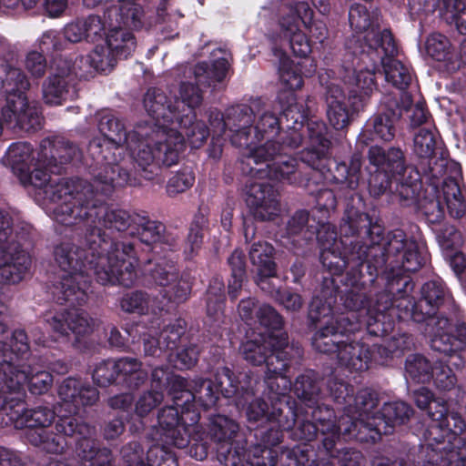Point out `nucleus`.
Masks as SVG:
<instances>
[{
  "label": "nucleus",
  "mask_w": 466,
  "mask_h": 466,
  "mask_svg": "<svg viewBox=\"0 0 466 466\" xmlns=\"http://www.w3.org/2000/svg\"><path fill=\"white\" fill-rule=\"evenodd\" d=\"M94 195H86L81 202L76 192L64 195L60 201L46 203V208L57 223L75 226L85 223V246L79 248L71 242H62L54 249L59 276L53 294L58 303L72 305L85 302L89 271L102 285L131 286L136 281L137 257L133 243L109 242L104 228L90 210Z\"/></svg>",
  "instance_id": "nucleus-1"
},
{
  "label": "nucleus",
  "mask_w": 466,
  "mask_h": 466,
  "mask_svg": "<svg viewBox=\"0 0 466 466\" xmlns=\"http://www.w3.org/2000/svg\"><path fill=\"white\" fill-rule=\"evenodd\" d=\"M98 130L104 137L103 144L93 141L89 150L95 157L96 167L92 172V181L76 179V182H64L56 191L76 192L80 202L86 195L109 196L116 187L134 185L130 174L120 166L124 149L143 171V177L151 180L157 175L161 166L157 153L152 147V129L141 123L127 132L123 121L109 111L98 114Z\"/></svg>",
  "instance_id": "nucleus-2"
},
{
  "label": "nucleus",
  "mask_w": 466,
  "mask_h": 466,
  "mask_svg": "<svg viewBox=\"0 0 466 466\" xmlns=\"http://www.w3.org/2000/svg\"><path fill=\"white\" fill-rule=\"evenodd\" d=\"M257 317L264 330L253 332L242 343L240 350L244 359L252 365L266 364V383L277 400L284 396L291 387L290 380L284 375L288 368V356L291 348L288 336L282 331V319L269 305L259 307Z\"/></svg>",
  "instance_id": "nucleus-3"
},
{
  "label": "nucleus",
  "mask_w": 466,
  "mask_h": 466,
  "mask_svg": "<svg viewBox=\"0 0 466 466\" xmlns=\"http://www.w3.org/2000/svg\"><path fill=\"white\" fill-rule=\"evenodd\" d=\"M58 395L61 403L56 430L64 436L78 434L81 437L76 445V452L81 460L79 466H110L109 450L98 449L95 440L92 439L94 428L78 422L76 418L71 416L76 414L80 407L96 402L98 400L96 389L86 385L80 380L67 378L59 386ZM48 466L66 465L59 461H51Z\"/></svg>",
  "instance_id": "nucleus-4"
},
{
  "label": "nucleus",
  "mask_w": 466,
  "mask_h": 466,
  "mask_svg": "<svg viewBox=\"0 0 466 466\" xmlns=\"http://www.w3.org/2000/svg\"><path fill=\"white\" fill-rule=\"evenodd\" d=\"M253 109L246 106L228 108L224 114L217 109L208 113L213 140L227 135L231 143L246 148V153L259 146L279 143L276 140L280 128L278 116L269 109L258 110L253 117Z\"/></svg>",
  "instance_id": "nucleus-5"
},
{
  "label": "nucleus",
  "mask_w": 466,
  "mask_h": 466,
  "mask_svg": "<svg viewBox=\"0 0 466 466\" xmlns=\"http://www.w3.org/2000/svg\"><path fill=\"white\" fill-rule=\"evenodd\" d=\"M12 340L15 341V350H8L0 343V366L3 368L0 378V396L24 394L22 389L29 384L30 390L41 394L47 390L53 381L52 375L39 367H33L35 359L28 358L29 345L27 335L22 329L15 330Z\"/></svg>",
  "instance_id": "nucleus-6"
},
{
  "label": "nucleus",
  "mask_w": 466,
  "mask_h": 466,
  "mask_svg": "<svg viewBox=\"0 0 466 466\" xmlns=\"http://www.w3.org/2000/svg\"><path fill=\"white\" fill-rule=\"evenodd\" d=\"M105 196L94 194L90 210L104 228V235L109 242L133 243L137 257L136 279H137L138 257L136 251L137 241L152 244L158 241L164 231L163 224L150 220L147 217L123 209L110 208L103 203Z\"/></svg>",
  "instance_id": "nucleus-7"
},
{
  "label": "nucleus",
  "mask_w": 466,
  "mask_h": 466,
  "mask_svg": "<svg viewBox=\"0 0 466 466\" xmlns=\"http://www.w3.org/2000/svg\"><path fill=\"white\" fill-rule=\"evenodd\" d=\"M144 107L154 123H141L152 129V147L157 153L158 163L170 167L178 161L184 147L183 137L171 127L177 120V104L171 102L159 89H149L144 97Z\"/></svg>",
  "instance_id": "nucleus-8"
},
{
  "label": "nucleus",
  "mask_w": 466,
  "mask_h": 466,
  "mask_svg": "<svg viewBox=\"0 0 466 466\" xmlns=\"http://www.w3.org/2000/svg\"><path fill=\"white\" fill-rule=\"evenodd\" d=\"M414 400L420 410H428L431 424L423 437L427 446L443 461L450 451H455L465 441L460 437L466 428L461 416L455 411H447L443 400L434 399L431 391L424 387L413 393Z\"/></svg>",
  "instance_id": "nucleus-9"
},
{
  "label": "nucleus",
  "mask_w": 466,
  "mask_h": 466,
  "mask_svg": "<svg viewBox=\"0 0 466 466\" xmlns=\"http://www.w3.org/2000/svg\"><path fill=\"white\" fill-rule=\"evenodd\" d=\"M10 216L0 210V282L17 284L30 273L32 228L29 225L11 227Z\"/></svg>",
  "instance_id": "nucleus-10"
},
{
  "label": "nucleus",
  "mask_w": 466,
  "mask_h": 466,
  "mask_svg": "<svg viewBox=\"0 0 466 466\" xmlns=\"http://www.w3.org/2000/svg\"><path fill=\"white\" fill-rule=\"evenodd\" d=\"M5 159L20 182L27 187L33 186L39 190L38 195L52 203L60 201L66 190L56 191L58 185L64 182H76V178H54L44 170L43 157L37 152L33 156L31 146L25 142L13 143L7 149Z\"/></svg>",
  "instance_id": "nucleus-11"
},
{
  "label": "nucleus",
  "mask_w": 466,
  "mask_h": 466,
  "mask_svg": "<svg viewBox=\"0 0 466 466\" xmlns=\"http://www.w3.org/2000/svg\"><path fill=\"white\" fill-rule=\"evenodd\" d=\"M369 161L377 167L376 173L371 175L369 181L370 192L380 196L388 188L392 189L395 183V190L400 198L404 200L415 199L420 189V184L417 178L412 181L404 179L407 168L404 164L402 151L397 147H390L388 151L375 146L369 149Z\"/></svg>",
  "instance_id": "nucleus-12"
},
{
  "label": "nucleus",
  "mask_w": 466,
  "mask_h": 466,
  "mask_svg": "<svg viewBox=\"0 0 466 466\" xmlns=\"http://www.w3.org/2000/svg\"><path fill=\"white\" fill-rule=\"evenodd\" d=\"M309 317L313 322H319L322 319L329 318L326 326L315 334L312 341L313 347L323 353L334 352L338 356L339 348L345 342L342 338L360 328V319L352 320L355 318L353 312L350 316L340 314L334 317L331 299L323 301L320 298L314 297L309 304Z\"/></svg>",
  "instance_id": "nucleus-13"
},
{
  "label": "nucleus",
  "mask_w": 466,
  "mask_h": 466,
  "mask_svg": "<svg viewBox=\"0 0 466 466\" xmlns=\"http://www.w3.org/2000/svg\"><path fill=\"white\" fill-rule=\"evenodd\" d=\"M242 162L249 167V173L254 177L290 184L299 181L297 159L288 155L279 143L251 148L249 153L244 154Z\"/></svg>",
  "instance_id": "nucleus-14"
},
{
  "label": "nucleus",
  "mask_w": 466,
  "mask_h": 466,
  "mask_svg": "<svg viewBox=\"0 0 466 466\" xmlns=\"http://www.w3.org/2000/svg\"><path fill=\"white\" fill-rule=\"evenodd\" d=\"M258 18L268 30H276L289 41L294 55L307 59L311 51L310 44L300 30V22L293 12L291 0H270L261 7Z\"/></svg>",
  "instance_id": "nucleus-15"
},
{
  "label": "nucleus",
  "mask_w": 466,
  "mask_h": 466,
  "mask_svg": "<svg viewBox=\"0 0 466 466\" xmlns=\"http://www.w3.org/2000/svg\"><path fill=\"white\" fill-rule=\"evenodd\" d=\"M381 232L378 225L366 230L370 237V244L382 246L387 261L406 272H414L422 267L426 258L415 240L408 238L400 229L389 232L384 238H380Z\"/></svg>",
  "instance_id": "nucleus-16"
},
{
  "label": "nucleus",
  "mask_w": 466,
  "mask_h": 466,
  "mask_svg": "<svg viewBox=\"0 0 466 466\" xmlns=\"http://www.w3.org/2000/svg\"><path fill=\"white\" fill-rule=\"evenodd\" d=\"M228 67L229 64L226 57H218L211 66L206 62L197 64L193 69L194 80L190 79L180 85L181 100H175L177 110L184 114L198 106L203 99L201 86L215 87L226 78Z\"/></svg>",
  "instance_id": "nucleus-17"
},
{
  "label": "nucleus",
  "mask_w": 466,
  "mask_h": 466,
  "mask_svg": "<svg viewBox=\"0 0 466 466\" xmlns=\"http://www.w3.org/2000/svg\"><path fill=\"white\" fill-rule=\"evenodd\" d=\"M90 52L95 71L107 73L116 65L120 58H127L137 47L133 33L123 28L113 27L106 30L102 39L95 43Z\"/></svg>",
  "instance_id": "nucleus-18"
},
{
  "label": "nucleus",
  "mask_w": 466,
  "mask_h": 466,
  "mask_svg": "<svg viewBox=\"0 0 466 466\" xmlns=\"http://www.w3.org/2000/svg\"><path fill=\"white\" fill-rule=\"evenodd\" d=\"M26 92L0 93V136L5 125L24 131L41 127L38 108L28 101Z\"/></svg>",
  "instance_id": "nucleus-19"
},
{
  "label": "nucleus",
  "mask_w": 466,
  "mask_h": 466,
  "mask_svg": "<svg viewBox=\"0 0 466 466\" xmlns=\"http://www.w3.org/2000/svg\"><path fill=\"white\" fill-rule=\"evenodd\" d=\"M452 329L447 318L431 319L424 332L431 338V347L434 351L466 363V323H457L455 334L451 332Z\"/></svg>",
  "instance_id": "nucleus-20"
},
{
  "label": "nucleus",
  "mask_w": 466,
  "mask_h": 466,
  "mask_svg": "<svg viewBox=\"0 0 466 466\" xmlns=\"http://www.w3.org/2000/svg\"><path fill=\"white\" fill-rule=\"evenodd\" d=\"M106 29L123 28L130 33L150 28L157 19L146 12L138 0L107 1L103 6Z\"/></svg>",
  "instance_id": "nucleus-21"
},
{
  "label": "nucleus",
  "mask_w": 466,
  "mask_h": 466,
  "mask_svg": "<svg viewBox=\"0 0 466 466\" xmlns=\"http://www.w3.org/2000/svg\"><path fill=\"white\" fill-rule=\"evenodd\" d=\"M380 46L370 52L363 54V63H366L365 58H370L374 66L380 63L386 81L400 89L406 88L410 85L412 76L408 65L394 58L397 54V46L390 31L385 30L380 35Z\"/></svg>",
  "instance_id": "nucleus-22"
},
{
  "label": "nucleus",
  "mask_w": 466,
  "mask_h": 466,
  "mask_svg": "<svg viewBox=\"0 0 466 466\" xmlns=\"http://www.w3.org/2000/svg\"><path fill=\"white\" fill-rule=\"evenodd\" d=\"M370 50H360L358 61L352 63V67L344 66L341 72V79L349 90V99H353V108H364L373 92L377 90L374 75L377 66L372 65L370 58L362 61L363 54Z\"/></svg>",
  "instance_id": "nucleus-23"
},
{
  "label": "nucleus",
  "mask_w": 466,
  "mask_h": 466,
  "mask_svg": "<svg viewBox=\"0 0 466 466\" xmlns=\"http://www.w3.org/2000/svg\"><path fill=\"white\" fill-rule=\"evenodd\" d=\"M330 393L338 403H345V415L342 426H350L351 433L357 428L359 421H363L369 417L371 410L376 407V399L368 389L360 390L356 396H353V390L343 382H335L329 385Z\"/></svg>",
  "instance_id": "nucleus-24"
},
{
  "label": "nucleus",
  "mask_w": 466,
  "mask_h": 466,
  "mask_svg": "<svg viewBox=\"0 0 466 466\" xmlns=\"http://www.w3.org/2000/svg\"><path fill=\"white\" fill-rule=\"evenodd\" d=\"M314 422L305 421L300 425V438L309 441L317 437L318 431L323 436V446L328 452L330 453L335 445L336 441L339 438L340 434H350V426H342L344 418L339 420L338 424L334 420L333 410L328 407H319L312 412Z\"/></svg>",
  "instance_id": "nucleus-25"
},
{
  "label": "nucleus",
  "mask_w": 466,
  "mask_h": 466,
  "mask_svg": "<svg viewBox=\"0 0 466 466\" xmlns=\"http://www.w3.org/2000/svg\"><path fill=\"white\" fill-rule=\"evenodd\" d=\"M184 412H187L186 409ZM190 416L188 413L183 414V408L176 404L175 407L162 409L158 414L159 441L180 449L186 447L189 442L190 428L195 425L190 423Z\"/></svg>",
  "instance_id": "nucleus-26"
},
{
  "label": "nucleus",
  "mask_w": 466,
  "mask_h": 466,
  "mask_svg": "<svg viewBox=\"0 0 466 466\" xmlns=\"http://www.w3.org/2000/svg\"><path fill=\"white\" fill-rule=\"evenodd\" d=\"M18 47L0 35V93L26 92L30 81L25 71L9 63L18 57Z\"/></svg>",
  "instance_id": "nucleus-27"
},
{
  "label": "nucleus",
  "mask_w": 466,
  "mask_h": 466,
  "mask_svg": "<svg viewBox=\"0 0 466 466\" xmlns=\"http://www.w3.org/2000/svg\"><path fill=\"white\" fill-rule=\"evenodd\" d=\"M194 385L188 388L187 382L186 386L180 390L178 394H174V404L186 409L190 416V423L196 424L199 420L198 410L196 409L197 403L205 409L214 406L218 400L219 390L216 387L214 390L210 381L198 379L193 381ZM185 412L183 411V414Z\"/></svg>",
  "instance_id": "nucleus-28"
},
{
  "label": "nucleus",
  "mask_w": 466,
  "mask_h": 466,
  "mask_svg": "<svg viewBox=\"0 0 466 466\" xmlns=\"http://www.w3.org/2000/svg\"><path fill=\"white\" fill-rule=\"evenodd\" d=\"M441 202H444L451 217L461 218L466 212V204L461 193L458 182L454 177L444 179L441 187V196L437 199H432L423 205V211L429 222L432 224L439 223L443 218V208Z\"/></svg>",
  "instance_id": "nucleus-29"
},
{
  "label": "nucleus",
  "mask_w": 466,
  "mask_h": 466,
  "mask_svg": "<svg viewBox=\"0 0 466 466\" xmlns=\"http://www.w3.org/2000/svg\"><path fill=\"white\" fill-rule=\"evenodd\" d=\"M72 68L70 62L55 60L52 71L42 84V96L46 104L60 106L70 96Z\"/></svg>",
  "instance_id": "nucleus-30"
},
{
  "label": "nucleus",
  "mask_w": 466,
  "mask_h": 466,
  "mask_svg": "<svg viewBox=\"0 0 466 466\" xmlns=\"http://www.w3.org/2000/svg\"><path fill=\"white\" fill-rule=\"evenodd\" d=\"M247 204L254 217L260 220H271L280 212L279 194L264 182H252L247 186Z\"/></svg>",
  "instance_id": "nucleus-31"
},
{
  "label": "nucleus",
  "mask_w": 466,
  "mask_h": 466,
  "mask_svg": "<svg viewBox=\"0 0 466 466\" xmlns=\"http://www.w3.org/2000/svg\"><path fill=\"white\" fill-rule=\"evenodd\" d=\"M46 321L57 338L66 337L71 332L76 339L92 333L96 326V320L79 309L56 313Z\"/></svg>",
  "instance_id": "nucleus-32"
},
{
  "label": "nucleus",
  "mask_w": 466,
  "mask_h": 466,
  "mask_svg": "<svg viewBox=\"0 0 466 466\" xmlns=\"http://www.w3.org/2000/svg\"><path fill=\"white\" fill-rule=\"evenodd\" d=\"M307 130L310 145L300 153V159L311 168L323 173L329 165L327 127L322 121L310 120L307 124Z\"/></svg>",
  "instance_id": "nucleus-33"
},
{
  "label": "nucleus",
  "mask_w": 466,
  "mask_h": 466,
  "mask_svg": "<svg viewBox=\"0 0 466 466\" xmlns=\"http://www.w3.org/2000/svg\"><path fill=\"white\" fill-rule=\"evenodd\" d=\"M350 27L358 33H364V46L360 48L372 50L381 43L380 35L386 30L379 29V14L377 11L369 12L366 5L355 4L349 12Z\"/></svg>",
  "instance_id": "nucleus-34"
},
{
  "label": "nucleus",
  "mask_w": 466,
  "mask_h": 466,
  "mask_svg": "<svg viewBox=\"0 0 466 466\" xmlns=\"http://www.w3.org/2000/svg\"><path fill=\"white\" fill-rule=\"evenodd\" d=\"M103 15L92 14L77 17L64 25L62 35L66 43L77 44L83 41L96 43L106 32Z\"/></svg>",
  "instance_id": "nucleus-35"
},
{
  "label": "nucleus",
  "mask_w": 466,
  "mask_h": 466,
  "mask_svg": "<svg viewBox=\"0 0 466 466\" xmlns=\"http://www.w3.org/2000/svg\"><path fill=\"white\" fill-rule=\"evenodd\" d=\"M327 116L329 124L337 130L348 127L353 115L362 108H353V99H349L342 88L331 84L327 91Z\"/></svg>",
  "instance_id": "nucleus-36"
},
{
  "label": "nucleus",
  "mask_w": 466,
  "mask_h": 466,
  "mask_svg": "<svg viewBox=\"0 0 466 466\" xmlns=\"http://www.w3.org/2000/svg\"><path fill=\"white\" fill-rule=\"evenodd\" d=\"M165 445L151 446L147 453V462L144 461L143 451L137 442L125 446L122 456L127 466H178L175 455Z\"/></svg>",
  "instance_id": "nucleus-37"
},
{
  "label": "nucleus",
  "mask_w": 466,
  "mask_h": 466,
  "mask_svg": "<svg viewBox=\"0 0 466 466\" xmlns=\"http://www.w3.org/2000/svg\"><path fill=\"white\" fill-rule=\"evenodd\" d=\"M400 116V107L395 102L388 101L384 111L368 120L362 136L366 140H392L395 137V124Z\"/></svg>",
  "instance_id": "nucleus-38"
},
{
  "label": "nucleus",
  "mask_w": 466,
  "mask_h": 466,
  "mask_svg": "<svg viewBox=\"0 0 466 466\" xmlns=\"http://www.w3.org/2000/svg\"><path fill=\"white\" fill-rule=\"evenodd\" d=\"M78 148L64 137H47L41 141L39 155L43 157L44 168L49 167L51 173L60 171L58 165H64L74 159Z\"/></svg>",
  "instance_id": "nucleus-39"
},
{
  "label": "nucleus",
  "mask_w": 466,
  "mask_h": 466,
  "mask_svg": "<svg viewBox=\"0 0 466 466\" xmlns=\"http://www.w3.org/2000/svg\"><path fill=\"white\" fill-rule=\"evenodd\" d=\"M445 289L441 282L430 281L421 288L420 299L411 308V317L416 322H426L425 329L431 319H441L434 316L445 298Z\"/></svg>",
  "instance_id": "nucleus-40"
},
{
  "label": "nucleus",
  "mask_w": 466,
  "mask_h": 466,
  "mask_svg": "<svg viewBox=\"0 0 466 466\" xmlns=\"http://www.w3.org/2000/svg\"><path fill=\"white\" fill-rule=\"evenodd\" d=\"M275 56L279 57V75L283 86L289 90H298L303 86V76H311L316 66L310 59H304L301 62L294 63L281 51L275 50Z\"/></svg>",
  "instance_id": "nucleus-41"
},
{
  "label": "nucleus",
  "mask_w": 466,
  "mask_h": 466,
  "mask_svg": "<svg viewBox=\"0 0 466 466\" xmlns=\"http://www.w3.org/2000/svg\"><path fill=\"white\" fill-rule=\"evenodd\" d=\"M321 245L320 260L333 274H339L347 266V260L341 253H338L339 242L336 232L329 225L321 226L317 233Z\"/></svg>",
  "instance_id": "nucleus-42"
},
{
  "label": "nucleus",
  "mask_w": 466,
  "mask_h": 466,
  "mask_svg": "<svg viewBox=\"0 0 466 466\" xmlns=\"http://www.w3.org/2000/svg\"><path fill=\"white\" fill-rule=\"evenodd\" d=\"M186 322L181 319L167 325L156 339L151 334L144 335L143 344L146 355L158 356L164 350L177 348L181 336L185 333Z\"/></svg>",
  "instance_id": "nucleus-43"
},
{
  "label": "nucleus",
  "mask_w": 466,
  "mask_h": 466,
  "mask_svg": "<svg viewBox=\"0 0 466 466\" xmlns=\"http://www.w3.org/2000/svg\"><path fill=\"white\" fill-rule=\"evenodd\" d=\"M373 353L370 347L361 341L350 340L346 336L344 344L339 348L338 361L340 366L350 371H364L370 367Z\"/></svg>",
  "instance_id": "nucleus-44"
},
{
  "label": "nucleus",
  "mask_w": 466,
  "mask_h": 466,
  "mask_svg": "<svg viewBox=\"0 0 466 466\" xmlns=\"http://www.w3.org/2000/svg\"><path fill=\"white\" fill-rule=\"evenodd\" d=\"M174 127L192 147H200L209 136V130L204 122L196 119L194 111L177 115Z\"/></svg>",
  "instance_id": "nucleus-45"
},
{
  "label": "nucleus",
  "mask_w": 466,
  "mask_h": 466,
  "mask_svg": "<svg viewBox=\"0 0 466 466\" xmlns=\"http://www.w3.org/2000/svg\"><path fill=\"white\" fill-rule=\"evenodd\" d=\"M240 382L235 379L231 370L227 368H221L216 375V386L218 390L226 398H235L237 407H245L252 399L254 393L244 385L239 386Z\"/></svg>",
  "instance_id": "nucleus-46"
},
{
  "label": "nucleus",
  "mask_w": 466,
  "mask_h": 466,
  "mask_svg": "<svg viewBox=\"0 0 466 466\" xmlns=\"http://www.w3.org/2000/svg\"><path fill=\"white\" fill-rule=\"evenodd\" d=\"M412 413V409L403 401L386 403L381 410V419L375 424L379 432L388 434L395 425L403 424Z\"/></svg>",
  "instance_id": "nucleus-47"
},
{
  "label": "nucleus",
  "mask_w": 466,
  "mask_h": 466,
  "mask_svg": "<svg viewBox=\"0 0 466 466\" xmlns=\"http://www.w3.org/2000/svg\"><path fill=\"white\" fill-rule=\"evenodd\" d=\"M121 308L127 312L157 315L162 310V303L147 293L136 291L123 297Z\"/></svg>",
  "instance_id": "nucleus-48"
},
{
  "label": "nucleus",
  "mask_w": 466,
  "mask_h": 466,
  "mask_svg": "<svg viewBox=\"0 0 466 466\" xmlns=\"http://www.w3.org/2000/svg\"><path fill=\"white\" fill-rule=\"evenodd\" d=\"M274 248L266 241L254 243L249 249V259L257 268L258 274L266 277H274L276 264L273 260Z\"/></svg>",
  "instance_id": "nucleus-49"
},
{
  "label": "nucleus",
  "mask_w": 466,
  "mask_h": 466,
  "mask_svg": "<svg viewBox=\"0 0 466 466\" xmlns=\"http://www.w3.org/2000/svg\"><path fill=\"white\" fill-rule=\"evenodd\" d=\"M293 12L300 24L307 28L317 39L322 41L326 35L327 28L321 22L313 20L314 12L306 1H291Z\"/></svg>",
  "instance_id": "nucleus-50"
},
{
  "label": "nucleus",
  "mask_w": 466,
  "mask_h": 466,
  "mask_svg": "<svg viewBox=\"0 0 466 466\" xmlns=\"http://www.w3.org/2000/svg\"><path fill=\"white\" fill-rule=\"evenodd\" d=\"M432 365L425 357L414 354L406 360L405 371L408 379L415 382L425 383L431 380Z\"/></svg>",
  "instance_id": "nucleus-51"
},
{
  "label": "nucleus",
  "mask_w": 466,
  "mask_h": 466,
  "mask_svg": "<svg viewBox=\"0 0 466 466\" xmlns=\"http://www.w3.org/2000/svg\"><path fill=\"white\" fill-rule=\"evenodd\" d=\"M115 361L118 376H122L129 387H137L147 380V373L141 370L140 363L136 359L123 358Z\"/></svg>",
  "instance_id": "nucleus-52"
},
{
  "label": "nucleus",
  "mask_w": 466,
  "mask_h": 466,
  "mask_svg": "<svg viewBox=\"0 0 466 466\" xmlns=\"http://www.w3.org/2000/svg\"><path fill=\"white\" fill-rule=\"evenodd\" d=\"M27 438L32 444L39 446L50 453L62 452L66 444L64 436L48 434L47 431L43 429L30 430Z\"/></svg>",
  "instance_id": "nucleus-53"
},
{
  "label": "nucleus",
  "mask_w": 466,
  "mask_h": 466,
  "mask_svg": "<svg viewBox=\"0 0 466 466\" xmlns=\"http://www.w3.org/2000/svg\"><path fill=\"white\" fill-rule=\"evenodd\" d=\"M461 362L458 359L451 360L449 358L447 360H441L436 363L431 370V380H433L435 386L443 390L452 389L456 384L457 379L451 367L445 363L460 366Z\"/></svg>",
  "instance_id": "nucleus-54"
},
{
  "label": "nucleus",
  "mask_w": 466,
  "mask_h": 466,
  "mask_svg": "<svg viewBox=\"0 0 466 466\" xmlns=\"http://www.w3.org/2000/svg\"><path fill=\"white\" fill-rule=\"evenodd\" d=\"M238 425L223 415H216L211 419L210 434L218 442H228L238 432Z\"/></svg>",
  "instance_id": "nucleus-55"
},
{
  "label": "nucleus",
  "mask_w": 466,
  "mask_h": 466,
  "mask_svg": "<svg viewBox=\"0 0 466 466\" xmlns=\"http://www.w3.org/2000/svg\"><path fill=\"white\" fill-rule=\"evenodd\" d=\"M337 170L341 172L339 177L335 176V179L341 185L343 189L349 191L355 190L360 182V160L354 157L350 162V167L348 168L345 164L339 165Z\"/></svg>",
  "instance_id": "nucleus-56"
},
{
  "label": "nucleus",
  "mask_w": 466,
  "mask_h": 466,
  "mask_svg": "<svg viewBox=\"0 0 466 466\" xmlns=\"http://www.w3.org/2000/svg\"><path fill=\"white\" fill-rule=\"evenodd\" d=\"M23 66L32 78H42L47 68V61L45 55L36 49L28 50L24 56Z\"/></svg>",
  "instance_id": "nucleus-57"
},
{
  "label": "nucleus",
  "mask_w": 466,
  "mask_h": 466,
  "mask_svg": "<svg viewBox=\"0 0 466 466\" xmlns=\"http://www.w3.org/2000/svg\"><path fill=\"white\" fill-rule=\"evenodd\" d=\"M246 414L249 421H259L263 419L271 421L280 415V409L273 404L271 410H269L266 402L256 399L248 404Z\"/></svg>",
  "instance_id": "nucleus-58"
},
{
  "label": "nucleus",
  "mask_w": 466,
  "mask_h": 466,
  "mask_svg": "<svg viewBox=\"0 0 466 466\" xmlns=\"http://www.w3.org/2000/svg\"><path fill=\"white\" fill-rule=\"evenodd\" d=\"M435 231L437 240L444 250H452L462 245L461 234L453 226L444 224Z\"/></svg>",
  "instance_id": "nucleus-59"
},
{
  "label": "nucleus",
  "mask_w": 466,
  "mask_h": 466,
  "mask_svg": "<svg viewBox=\"0 0 466 466\" xmlns=\"http://www.w3.org/2000/svg\"><path fill=\"white\" fill-rule=\"evenodd\" d=\"M36 46L43 54L66 49V43L64 36L56 30L45 31L36 40Z\"/></svg>",
  "instance_id": "nucleus-60"
},
{
  "label": "nucleus",
  "mask_w": 466,
  "mask_h": 466,
  "mask_svg": "<svg viewBox=\"0 0 466 466\" xmlns=\"http://www.w3.org/2000/svg\"><path fill=\"white\" fill-rule=\"evenodd\" d=\"M370 225L369 218L366 214L359 213L354 208L347 210L342 218L340 225V232L345 236L359 233L360 229Z\"/></svg>",
  "instance_id": "nucleus-61"
},
{
  "label": "nucleus",
  "mask_w": 466,
  "mask_h": 466,
  "mask_svg": "<svg viewBox=\"0 0 466 466\" xmlns=\"http://www.w3.org/2000/svg\"><path fill=\"white\" fill-rule=\"evenodd\" d=\"M435 137L429 128H421L413 139V150L420 157H429L435 148Z\"/></svg>",
  "instance_id": "nucleus-62"
},
{
  "label": "nucleus",
  "mask_w": 466,
  "mask_h": 466,
  "mask_svg": "<svg viewBox=\"0 0 466 466\" xmlns=\"http://www.w3.org/2000/svg\"><path fill=\"white\" fill-rule=\"evenodd\" d=\"M451 44L448 38L439 33H433L427 38V53L436 60H443L450 53Z\"/></svg>",
  "instance_id": "nucleus-63"
},
{
  "label": "nucleus",
  "mask_w": 466,
  "mask_h": 466,
  "mask_svg": "<svg viewBox=\"0 0 466 466\" xmlns=\"http://www.w3.org/2000/svg\"><path fill=\"white\" fill-rule=\"evenodd\" d=\"M150 276L157 285L166 288L177 279V270L172 261H160L156 264Z\"/></svg>",
  "instance_id": "nucleus-64"
}]
</instances>
